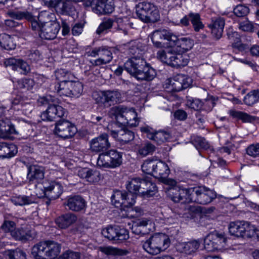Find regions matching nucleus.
Returning <instances> with one entry per match:
<instances>
[{
  "label": "nucleus",
  "instance_id": "f257e3e1",
  "mask_svg": "<svg viewBox=\"0 0 259 259\" xmlns=\"http://www.w3.org/2000/svg\"><path fill=\"white\" fill-rule=\"evenodd\" d=\"M61 245L51 240L41 241L32 248V254L35 259H54L60 253Z\"/></svg>",
  "mask_w": 259,
  "mask_h": 259
},
{
  "label": "nucleus",
  "instance_id": "f03ea898",
  "mask_svg": "<svg viewBox=\"0 0 259 259\" xmlns=\"http://www.w3.org/2000/svg\"><path fill=\"white\" fill-rule=\"evenodd\" d=\"M110 113L115 116L117 122L122 125L135 127L139 124L137 114L133 108H128L122 105L117 106L111 109Z\"/></svg>",
  "mask_w": 259,
  "mask_h": 259
},
{
  "label": "nucleus",
  "instance_id": "423d86ee",
  "mask_svg": "<svg viewBox=\"0 0 259 259\" xmlns=\"http://www.w3.org/2000/svg\"><path fill=\"white\" fill-rule=\"evenodd\" d=\"M122 153L116 150H110L99 155L97 164L100 167L114 168L122 163Z\"/></svg>",
  "mask_w": 259,
  "mask_h": 259
},
{
  "label": "nucleus",
  "instance_id": "7ed1b4c3",
  "mask_svg": "<svg viewBox=\"0 0 259 259\" xmlns=\"http://www.w3.org/2000/svg\"><path fill=\"white\" fill-rule=\"evenodd\" d=\"M170 244L167 235L163 233H156L143 243V249L149 254L157 255L166 249Z\"/></svg>",
  "mask_w": 259,
  "mask_h": 259
},
{
  "label": "nucleus",
  "instance_id": "c85d7f7f",
  "mask_svg": "<svg viewBox=\"0 0 259 259\" xmlns=\"http://www.w3.org/2000/svg\"><path fill=\"white\" fill-rule=\"evenodd\" d=\"M18 135L13 125L8 119L0 120V135L3 138H7L11 134Z\"/></svg>",
  "mask_w": 259,
  "mask_h": 259
},
{
  "label": "nucleus",
  "instance_id": "cd10ccee",
  "mask_svg": "<svg viewBox=\"0 0 259 259\" xmlns=\"http://www.w3.org/2000/svg\"><path fill=\"white\" fill-rule=\"evenodd\" d=\"M35 235L33 230H29L27 228L15 229L12 233V236L16 240L21 241H27L34 237Z\"/></svg>",
  "mask_w": 259,
  "mask_h": 259
},
{
  "label": "nucleus",
  "instance_id": "e2e57ef3",
  "mask_svg": "<svg viewBox=\"0 0 259 259\" xmlns=\"http://www.w3.org/2000/svg\"><path fill=\"white\" fill-rule=\"evenodd\" d=\"M171 50H168L167 51L164 50H160L158 51L157 54V58L163 63L169 65L170 62Z\"/></svg>",
  "mask_w": 259,
  "mask_h": 259
},
{
  "label": "nucleus",
  "instance_id": "a878e982",
  "mask_svg": "<svg viewBox=\"0 0 259 259\" xmlns=\"http://www.w3.org/2000/svg\"><path fill=\"white\" fill-rule=\"evenodd\" d=\"M225 24V22L224 18L219 17L212 19L211 23L209 26L211 29L212 35L216 39H219L221 37Z\"/></svg>",
  "mask_w": 259,
  "mask_h": 259
},
{
  "label": "nucleus",
  "instance_id": "c03bdc74",
  "mask_svg": "<svg viewBox=\"0 0 259 259\" xmlns=\"http://www.w3.org/2000/svg\"><path fill=\"white\" fill-rule=\"evenodd\" d=\"M3 151L2 159L11 158L14 156L18 152L17 148L15 145L5 142Z\"/></svg>",
  "mask_w": 259,
  "mask_h": 259
},
{
  "label": "nucleus",
  "instance_id": "ea45409f",
  "mask_svg": "<svg viewBox=\"0 0 259 259\" xmlns=\"http://www.w3.org/2000/svg\"><path fill=\"white\" fill-rule=\"evenodd\" d=\"M172 137L169 132L164 131H159L155 132L152 140L155 141L158 144L169 141Z\"/></svg>",
  "mask_w": 259,
  "mask_h": 259
},
{
  "label": "nucleus",
  "instance_id": "2f4dec72",
  "mask_svg": "<svg viewBox=\"0 0 259 259\" xmlns=\"http://www.w3.org/2000/svg\"><path fill=\"white\" fill-rule=\"evenodd\" d=\"M72 2L71 0H60L56 10L62 14L70 15L75 11Z\"/></svg>",
  "mask_w": 259,
  "mask_h": 259
},
{
  "label": "nucleus",
  "instance_id": "a18cd8bd",
  "mask_svg": "<svg viewBox=\"0 0 259 259\" xmlns=\"http://www.w3.org/2000/svg\"><path fill=\"white\" fill-rule=\"evenodd\" d=\"M188 16L195 31L198 32L203 28L204 25L201 21L200 16L198 13H190Z\"/></svg>",
  "mask_w": 259,
  "mask_h": 259
},
{
  "label": "nucleus",
  "instance_id": "1a4fd4ad",
  "mask_svg": "<svg viewBox=\"0 0 259 259\" xmlns=\"http://www.w3.org/2000/svg\"><path fill=\"white\" fill-rule=\"evenodd\" d=\"M76 132L77 128L74 124L68 120L61 118L56 123L54 133L62 139L71 138Z\"/></svg>",
  "mask_w": 259,
  "mask_h": 259
},
{
  "label": "nucleus",
  "instance_id": "ddd939ff",
  "mask_svg": "<svg viewBox=\"0 0 259 259\" xmlns=\"http://www.w3.org/2000/svg\"><path fill=\"white\" fill-rule=\"evenodd\" d=\"M168 194L170 199L176 203H190L192 200L190 188H181L175 187L169 190Z\"/></svg>",
  "mask_w": 259,
  "mask_h": 259
},
{
  "label": "nucleus",
  "instance_id": "4c0bfd02",
  "mask_svg": "<svg viewBox=\"0 0 259 259\" xmlns=\"http://www.w3.org/2000/svg\"><path fill=\"white\" fill-rule=\"evenodd\" d=\"M143 185H145L146 188L143 187V189L146 191H143L141 193L144 196L147 197H151L155 195L157 192V187L156 185L152 183L148 178L144 179Z\"/></svg>",
  "mask_w": 259,
  "mask_h": 259
},
{
  "label": "nucleus",
  "instance_id": "dca6fc26",
  "mask_svg": "<svg viewBox=\"0 0 259 259\" xmlns=\"http://www.w3.org/2000/svg\"><path fill=\"white\" fill-rule=\"evenodd\" d=\"M60 29V24L55 21L45 22L42 24L39 35L42 39H53L56 38Z\"/></svg>",
  "mask_w": 259,
  "mask_h": 259
},
{
  "label": "nucleus",
  "instance_id": "338daca9",
  "mask_svg": "<svg viewBox=\"0 0 259 259\" xmlns=\"http://www.w3.org/2000/svg\"><path fill=\"white\" fill-rule=\"evenodd\" d=\"M113 25V21L111 19H108L104 21L99 25L97 29L96 32L98 34H101L111 28Z\"/></svg>",
  "mask_w": 259,
  "mask_h": 259
},
{
  "label": "nucleus",
  "instance_id": "473e14b6",
  "mask_svg": "<svg viewBox=\"0 0 259 259\" xmlns=\"http://www.w3.org/2000/svg\"><path fill=\"white\" fill-rule=\"evenodd\" d=\"M209 238L213 241L214 247L217 250H222L225 248L227 243V238L222 233L214 232L208 235Z\"/></svg>",
  "mask_w": 259,
  "mask_h": 259
},
{
  "label": "nucleus",
  "instance_id": "de8ad7c7",
  "mask_svg": "<svg viewBox=\"0 0 259 259\" xmlns=\"http://www.w3.org/2000/svg\"><path fill=\"white\" fill-rule=\"evenodd\" d=\"M69 97H78L83 92V85L79 81H71Z\"/></svg>",
  "mask_w": 259,
  "mask_h": 259
},
{
  "label": "nucleus",
  "instance_id": "3c124183",
  "mask_svg": "<svg viewBox=\"0 0 259 259\" xmlns=\"http://www.w3.org/2000/svg\"><path fill=\"white\" fill-rule=\"evenodd\" d=\"M230 114L233 118L241 120L243 122H250L254 119L253 117L250 115L241 111L231 110Z\"/></svg>",
  "mask_w": 259,
  "mask_h": 259
},
{
  "label": "nucleus",
  "instance_id": "bb28decb",
  "mask_svg": "<svg viewBox=\"0 0 259 259\" xmlns=\"http://www.w3.org/2000/svg\"><path fill=\"white\" fill-rule=\"evenodd\" d=\"M156 75L155 70L151 67L146 62V65L143 68L138 72L135 78L139 80L151 81L153 80Z\"/></svg>",
  "mask_w": 259,
  "mask_h": 259
},
{
  "label": "nucleus",
  "instance_id": "4be33fe9",
  "mask_svg": "<svg viewBox=\"0 0 259 259\" xmlns=\"http://www.w3.org/2000/svg\"><path fill=\"white\" fill-rule=\"evenodd\" d=\"M173 33L165 29L156 30L151 35V39L154 46L157 48H161L163 40H167L171 44V37Z\"/></svg>",
  "mask_w": 259,
  "mask_h": 259
},
{
  "label": "nucleus",
  "instance_id": "9d476101",
  "mask_svg": "<svg viewBox=\"0 0 259 259\" xmlns=\"http://www.w3.org/2000/svg\"><path fill=\"white\" fill-rule=\"evenodd\" d=\"M102 234L110 240L122 241L129 238L128 231L119 226H108L102 230Z\"/></svg>",
  "mask_w": 259,
  "mask_h": 259
},
{
  "label": "nucleus",
  "instance_id": "20e7f679",
  "mask_svg": "<svg viewBox=\"0 0 259 259\" xmlns=\"http://www.w3.org/2000/svg\"><path fill=\"white\" fill-rule=\"evenodd\" d=\"M137 17L145 23H155L160 19L157 7L153 3L143 1L136 6Z\"/></svg>",
  "mask_w": 259,
  "mask_h": 259
},
{
  "label": "nucleus",
  "instance_id": "b1692460",
  "mask_svg": "<svg viewBox=\"0 0 259 259\" xmlns=\"http://www.w3.org/2000/svg\"><path fill=\"white\" fill-rule=\"evenodd\" d=\"M63 192V187L60 184L51 182L48 186H44V194L50 199L58 198Z\"/></svg>",
  "mask_w": 259,
  "mask_h": 259
},
{
  "label": "nucleus",
  "instance_id": "774afa93",
  "mask_svg": "<svg viewBox=\"0 0 259 259\" xmlns=\"http://www.w3.org/2000/svg\"><path fill=\"white\" fill-rule=\"evenodd\" d=\"M246 153L253 157H259V143L249 145L246 149Z\"/></svg>",
  "mask_w": 259,
  "mask_h": 259
},
{
  "label": "nucleus",
  "instance_id": "6e6d98bb",
  "mask_svg": "<svg viewBox=\"0 0 259 259\" xmlns=\"http://www.w3.org/2000/svg\"><path fill=\"white\" fill-rule=\"evenodd\" d=\"M106 92V97L109 103H117L121 100V95L117 90H108Z\"/></svg>",
  "mask_w": 259,
  "mask_h": 259
},
{
  "label": "nucleus",
  "instance_id": "58836bf2",
  "mask_svg": "<svg viewBox=\"0 0 259 259\" xmlns=\"http://www.w3.org/2000/svg\"><path fill=\"white\" fill-rule=\"evenodd\" d=\"M144 51V47L139 41L136 40L131 41L128 45V53L134 56L142 57V52Z\"/></svg>",
  "mask_w": 259,
  "mask_h": 259
},
{
  "label": "nucleus",
  "instance_id": "7c9ffc66",
  "mask_svg": "<svg viewBox=\"0 0 259 259\" xmlns=\"http://www.w3.org/2000/svg\"><path fill=\"white\" fill-rule=\"evenodd\" d=\"M77 219L75 214L67 213L62 215L56 219L55 222L59 227L65 229L73 224Z\"/></svg>",
  "mask_w": 259,
  "mask_h": 259
},
{
  "label": "nucleus",
  "instance_id": "e433bc0d",
  "mask_svg": "<svg viewBox=\"0 0 259 259\" xmlns=\"http://www.w3.org/2000/svg\"><path fill=\"white\" fill-rule=\"evenodd\" d=\"M113 23L116 24L118 30H122L125 34L127 33L128 28L132 27L133 24L130 22L129 19L126 17L116 18Z\"/></svg>",
  "mask_w": 259,
  "mask_h": 259
},
{
  "label": "nucleus",
  "instance_id": "f704fd0d",
  "mask_svg": "<svg viewBox=\"0 0 259 259\" xmlns=\"http://www.w3.org/2000/svg\"><path fill=\"white\" fill-rule=\"evenodd\" d=\"M144 179L139 178H133L130 180L126 184V189L133 195L137 194L139 192L141 185H143Z\"/></svg>",
  "mask_w": 259,
  "mask_h": 259
},
{
  "label": "nucleus",
  "instance_id": "a19ab883",
  "mask_svg": "<svg viewBox=\"0 0 259 259\" xmlns=\"http://www.w3.org/2000/svg\"><path fill=\"white\" fill-rule=\"evenodd\" d=\"M11 201L14 205L20 206L28 205L34 202L31 197L25 195L13 196L11 198Z\"/></svg>",
  "mask_w": 259,
  "mask_h": 259
},
{
  "label": "nucleus",
  "instance_id": "49530a36",
  "mask_svg": "<svg viewBox=\"0 0 259 259\" xmlns=\"http://www.w3.org/2000/svg\"><path fill=\"white\" fill-rule=\"evenodd\" d=\"M259 99V91L252 90L248 93L244 98V102L248 106H251L256 103Z\"/></svg>",
  "mask_w": 259,
  "mask_h": 259
},
{
  "label": "nucleus",
  "instance_id": "4d7b16f0",
  "mask_svg": "<svg viewBox=\"0 0 259 259\" xmlns=\"http://www.w3.org/2000/svg\"><path fill=\"white\" fill-rule=\"evenodd\" d=\"M93 97L97 104H103L105 106L108 103L106 91L94 92Z\"/></svg>",
  "mask_w": 259,
  "mask_h": 259
},
{
  "label": "nucleus",
  "instance_id": "39448f33",
  "mask_svg": "<svg viewBox=\"0 0 259 259\" xmlns=\"http://www.w3.org/2000/svg\"><path fill=\"white\" fill-rule=\"evenodd\" d=\"M190 194L191 202L203 205L209 203L216 197V193L205 186L190 188Z\"/></svg>",
  "mask_w": 259,
  "mask_h": 259
},
{
  "label": "nucleus",
  "instance_id": "f3484780",
  "mask_svg": "<svg viewBox=\"0 0 259 259\" xmlns=\"http://www.w3.org/2000/svg\"><path fill=\"white\" fill-rule=\"evenodd\" d=\"M65 114L64 109L62 106L53 104L50 105L47 109L41 114L40 117L42 120L52 121L63 117Z\"/></svg>",
  "mask_w": 259,
  "mask_h": 259
},
{
  "label": "nucleus",
  "instance_id": "393cba45",
  "mask_svg": "<svg viewBox=\"0 0 259 259\" xmlns=\"http://www.w3.org/2000/svg\"><path fill=\"white\" fill-rule=\"evenodd\" d=\"M111 135L121 144H127L133 141L135 138L134 133L126 129H120L118 131H111Z\"/></svg>",
  "mask_w": 259,
  "mask_h": 259
},
{
  "label": "nucleus",
  "instance_id": "603ef678",
  "mask_svg": "<svg viewBox=\"0 0 259 259\" xmlns=\"http://www.w3.org/2000/svg\"><path fill=\"white\" fill-rule=\"evenodd\" d=\"M229 39L232 42V47L237 48L239 50L243 48V45L241 42L240 35L238 32L230 31L227 33Z\"/></svg>",
  "mask_w": 259,
  "mask_h": 259
},
{
  "label": "nucleus",
  "instance_id": "5fc2aeb1",
  "mask_svg": "<svg viewBox=\"0 0 259 259\" xmlns=\"http://www.w3.org/2000/svg\"><path fill=\"white\" fill-rule=\"evenodd\" d=\"M155 150V146L150 143L147 142L142 145L139 148V154L142 156H146L152 154Z\"/></svg>",
  "mask_w": 259,
  "mask_h": 259
},
{
  "label": "nucleus",
  "instance_id": "5701e85b",
  "mask_svg": "<svg viewBox=\"0 0 259 259\" xmlns=\"http://www.w3.org/2000/svg\"><path fill=\"white\" fill-rule=\"evenodd\" d=\"M78 176L86 180L88 182L94 184L98 183L101 180V174L98 170L83 168L78 171Z\"/></svg>",
  "mask_w": 259,
  "mask_h": 259
},
{
  "label": "nucleus",
  "instance_id": "72a5a7b5",
  "mask_svg": "<svg viewBox=\"0 0 259 259\" xmlns=\"http://www.w3.org/2000/svg\"><path fill=\"white\" fill-rule=\"evenodd\" d=\"M16 44L14 37L6 34H0V47L6 50H13L16 48Z\"/></svg>",
  "mask_w": 259,
  "mask_h": 259
},
{
  "label": "nucleus",
  "instance_id": "f8f14e48",
  "mask_svg": "<svg viewBox=\"0 0 259 259\" xmlns=\"http://www.w3.org/2000/svg\"><path fill=\"white\" fill-rule=\"evenodd\" d=\"M111 199L112 203L116 207H128L132 206L135 202V195L119 190L116 191Z\"/></svg>",
  "mask_w": 259,
  "mask_h": 259
},
{
  "label": "nucleus",
  "instance_id": "412c9836",
  "mask_svg": "<svg viewBox=\"0 0 259 259\" xmlns=\"http://www.w3.org/2000/svg\"><path fill=\"white\" fill-rule=\"evenodd\" d=\"M201 243L199 239H192L179 243L178 247L181 252L187 255H193L198 250Z\"/></svg>",
  "mask_w": 259,
  "mask_h": 259
},
{
  "label": "nucleus",
  "instance_id": "79ce46f5",
  "mask_svg": "<svg viewBox=\"0 0 259 259\" xmlns=\"http://www.w3.org/2000/svg\"><path fill=\"white\" fill-rule=\"evenodd\" d=\"M100 250L107 254L113 255H126L128 252L126 250L120 249L118 248L112 246H102L100 247Z\"/></svg>",
  "mask_w": 259,
  "mask_h": 259
},
{
  "label": "nucleus",
  "instance_id": "2eb2a0df",
  "mask_svg": "<svg viewBox=\"0 0 259 259\" xmlns=\"http://www.w3.org/2000/svg\"><path fill=\"white\" fill-rule=\"evenodd\" d=\"M109 136L104 133L90 141V149L95 152H100L108 150L111 146L108 140Z\"/></svg>",
  "mask_w": 259,
  "mask_h": 259
},
{
  "label": "nucleus",
  "instance_id": "13d9d810",
  "mask_svg": "<svg viewBox=\"0 0 259 259\" xmlns=\"http://www.w3.org/2000/svg\"><path fill=\"white\" fill-rule=\"evenodd\" d=\"M18 87L24 90H31L34 85V81L32 79L24 78L18 81Z\"/></svg>",
  "mask_w": 259,
  "mask_h": 259
},
{
  "label": "nucleus",
  "instance_id": "69168bd1",
  "mask_svg": "<svg viewBox=\"0 0 259 259\" xmlns=\"http://www.w3.org/2000/svg\"><path fill=\"white\" fill-rule=\"evenodd\" d=\"M104 0H93L91 3L93 11L96 14H103Z\"/></svg>",
  "mask_w": 259,
  "mask_h": 259
},
{
  "label": "nucleus",
  "instance_id": "c9c22d12",
  "mask_svg": "<svg viewBox=\"0 0 259 259\" xmlns=\"http://www.w3.org/2000/svg\"><path fill=\"white\" fill-rule=\"evenodd\" d=\"M71 81L58 82L55 86V90L60 96L69 97L71 93L69 88L71 87Z\"/></svg>",
  "mask_w": 259,
  "mask_h": 259
},
{
  "label": "nucleus",
  "instance_id": "9b49d317",
  "mask_svg": "<svg viewBox=\"0 0 259 259\" xmlns=\"http://www.w3.org/2000/svg\"><path fill=\"white\" fill-rule=\"evenodd\" d=\"M229 230L232 235L237 237L248 236L254 231V227L245 221H237L230 224Z\"/></svg>",
  "mask_w": 259,
  "mask_h": 259
},
{
  "label": "nucleus",
  "instance_id": "052dcab7",
  "mask_svg": "<svg viewBox=\"0 0 259 259\" xmlns=\"http://www.w3.org/2000/svg\"><path fill=\"white\" fill-rule=\"evenodd\" d=\"M33 126L31 124L23 122L20 124L21 134L25 135L26 136H33Z\"/></svg>",
  "mask_w": 259,
  "mask_h": 259
},
{
  "label": "nucleus",
  "instance_id": "37998d69",
  "mask_svg": "<svg viewBox=\"0 0 259 259\" xmlns=\"http://www.w3.org/2000/svg\"><path fill=\"white\" fill-rule=\"evenodd\" d=\"M5 255L7 259H26L25 252L19 248L7 250Z\"/></svg>",
  "mask_w": 259,
  "mask_h": 259
},
{
  "label": "nucleus",
  "instance_id": "680f3d73",
  "mask_svg": "<svg viewBox=\"0 0 259 259\" xmlns=\"http://www.w3.org/2000/svg\"><path fill=\"white\" fill-rule=\"evenodd\" d=\"M257 27H259V25L256 24L253 25L251 22L248 21H246L245 22H241L239 24V28L243 31L252 32L257 30Z\"/></svg>",
  "mask_w": 259,
  "mask_h": 259
},
{
  "label": "nucleus",
  "instance_id": "4468645a",
  "mask_svg": "<svg viewBox=\"0 0 259 259\" xmlns=\"http://www.w3.org/2000/svg\"><path fill=\"white\" fill-rule=\"evenodd\" d=\"M146 61L141 56L132 57L124 64V69L135 77L146 65Z\"/></svg>",
  "mask_w": 259,
  "mask_h": 259
},
{
  "label": "nucleus",
  "instance_id": "bf43d9fd",
  "mask_svg": "<svg viewBox=\"0 0 259 259\" xmlns=\"http://www.w3.org/2000/svg\"><path fill=\"white\" fill-rule=\"evenodd\" d=\"M71 73L64 69H58L55 71V76L58 82L68 81L71 76Z\"/></svg>",
  "mask_w": 259,
  "mask_h": 259
},
{
  "label": "nucleus",
  "instance_id": "864d4df0",
  "mask_svg": "<svg viewBox=\"0 0 259 259\" xmlns=\"http://www.w3.org/2000/svg\"><path fill=\"white\" fill-rule=\"evenodd\" d=\"M157 160L153 159L146 160L141 166L142 171L145 174L152 176Z\"/></svg>",
  "mask_w": 259,
  "mask_h": 259
},
{
  "label": "nucleus",
  "instance_id": "0e129e2a",
  "mask_svg": "<svg viewBox=\"0 0 259 259\" xmlns=\"http://www.w3.org/2000/svg\"><path fill=\"white\" fill-rule=\"evenodd\" d=\"M233 12L238 17H245L249 13V9L246 6L239 5L234 9Z\"/></svg>",
  "mask_w": 259,
  "mask_h": 259
},
{
  "label": "nucleus",
  "instance_id": "6e6552de",
  "mask_svg": "<svg viewBox=\"0 0 259 259\" xmlns=\"http://www.w3.org/2000/svg\"><path fill=\"white\" fill-rule=\"evenodd\" d=\"M192 83V79L189 76L182 74H177L172 78L167 79L165 81V88L171 91L180 92L187 89Z\"/></svg>",
  "mask_w": 259,
  "mask_h": 259
},
{
  "label": "nucleus",
  "instance_id": "0eeeda50",
  "mask_svg": "<svg viewBox=\"0 0 259 259\" xmlns=\"http://www.w3.org/2000/svg\"><path fill=\"white\" fill-rule=\"evenodd\" d=\"M88 56L95 57L99 56L97 59L90 61L94 66L105 65L110 62L113 59L111 49L107 47L95 48L91 51L87 53Z\"/></svg>",
  "mask_w": 259,
  "mask_h": 259
},
{
  "label": "nucleus",
  "instance_id": "aec40b11",
  "mask_svg": "<svg viewBox=\"0 0 259 259\" xmlns=\"http://www.w3.org/2000/svg\"><path fill=\"white\" fill-rule=\"evenodd\" d=\"M45 169L38 165H32L28 168L27 179L30 183H38L44 178Z\"/></svg>",
  "mask_w": 259,
  "mask_h": 259
},
{
  "label": "nucleus",
  "instance_id": "8fccbe9b",
  "mask_svg": "<svg viewBox=\"0 0 259 259\" xmlns=\"http://www.w3.org/2000/svg\"><path fill=\"white\" fill-rule=\"evenodd\" d=\"M8 14L11 18L16 20H31L32 19V14L27 11H11L9 12Z\"/></svg>",
  "mask_w": 259,
  "mask_h": 259
},
{
  "label": "nucleus",
  "instance_id": "a211bd4d",
  "mask_svg": "<svg viewBox=\"0 0 259 259\" xmlns=\"http://www.w3.org/2000/svg\"><path fill=\"white\" fill-rule=\"evenodd\" d=\"M65 206L75 212H78L84 210L87 206V203L84 199L80 195H74L68 197L64 203Z\"/></svg>",
  "mask_w": 259,
  "mask_h": 259
},
{
  "label": "nucleus",
  "instance_id": "c756f323",
  "mask_svg": "<svg viewBox=\"0 0 259 259\" xmlns=\"http://www.w3.org/2000/svg\"><path fill=\"white\" fill-rule=\"evenodd\" d=\"M154 169L152 176L157 179H165L170 171L168 165L161 160H157Z\"/></svg>",
  "mask_w": 259,
  "mask_h": 259
},
{
  "label": "nucleus",
  "instance_id": "6ab92c4d",
  "mask_svg": "<svg viewBox=\"0 0 259 259\" xmlns=\"http://www.w3.org/2000/svg\"><path fill=\"white\" fill-rule=\"evenodd\" d=\"M170 45L176 46L179 48V52L185 53L192 48L194 42L189 37H181L179 38L173 33L172 37H171Z\"/></svg>",
  "mask_w": 259,
  "mask_h": 259
},
{
  "label": "nucleus",
  "instance_id": "09e8293b",
  "mask_svg": "<svg viewBox=\"0 0 259 259\" xmlns=\"http://www.w3.org/2000/svg\"><path fill=\"white\" fill-rule=\"evenodd\" d=\"M183 53L179 52L177 56H176V60L172 63V66L175 67H184L187 65L189 62V57Z\"/></svg>",
  "mask_w": 259,
  "mask_h": 259
}]
</instances>
